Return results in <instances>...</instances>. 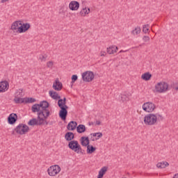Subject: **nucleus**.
Here are the masks:
<instances>
[{
    "label": "nucleus",
    "instance_id": "nucleus-1",
    "mask_svg": "<svg viewBox=\"0 0 178 178\" xmlns=\"http://www.w3.org/2000/svg\"><path fill=\"white\" fill-rule=\"evenodd\" d=\"M49 108V103L44 100L40 102V104H35L32 106L31 110L33 113L37 112L41 116H44L46 114L44 119H48L51 115V112L48 109Z\"/></svg>",
    "mask_w": 178,
    "mask_h": 178
},
{
    "label": "nucleus",
    "instance_id": "nucleus-2",
    "mask_svg": "<svg viewBox=\"0 0 178 178\" xmlns=\"http://www.w3.org/2000/svg\"><path fill=\"white\" fill-rule=\"evenodd\" d=\"M159 120H163V116L161 114L149 113L145 115L143 119L145 126H155Z\"/></svg>",
    "mask_w": 178,
    "mask_h": 178
},
{
    "label": "nucleus",
    "instance_id": "nucleus-3",
    "mask_svg": "<svg viewBox=\"0 0 178 178\" xmlns=\"http://www.w3.org/2000/svg\"><path fill=\"white\" fill-rule=\"evenodd\" d=\"M155 90L159 94L166 92L169 90V85L165 81L159 82L155 85Z\"/></svg>",
    "mask_w": 178,
    "mask_h": 178
},
{
    "label": "nucleus",
    "instance_id": "nucleus-4",
    "mask_svg": "<svg viewBox=\"0 0 178 178\" xmlns=\"http://www.w3.org/2000/svg\"><path fill=\"white\" fill-rule=\"evenodd\" d=\"M142 108L144 112H147V113H152V112L156 109L155 104L150 102L144 103L142 106Z\"/></svg>",
    "mask_w": 178,
    "mask_h": 178
},
{
    "label": "nucleus",
    "instance_id": "nucleus-5",
    "mask_svg": "<svg viewBox=\"0 0 178 178\" xmlns=\"http://www.w3.org/2000/svg\"><path fill=\"white\" fill-rule=\"evenodd\" d=\"M14 130L17 134L23 136L24 134H26V133H29V126L25 124H19Z\"/></svg>",
    "mask_w": 178,
    "mask_h": 178
},
{
    "label": "nucleus",
    "instance_id": "nucleus-6",
    "mask_svg": "<svg viewBox=\"0 0 178 178\" xmlns=\"http://www.w3.org/2000/svg\"><path fill=\"white\" fill-rule=\"evenodd\" d=\"M41 116L42 115L38 113V119L33 118L30 120L28 122L29 126H42L44 124V118H42Z\"/></svg>",
    "mask_w": 178,
    "mask_h": 178
},
{
    "label": "nucleus",
    "instance_id": "nucleus-7",
    "mask_svg": "<svg viewBox=\"0 0 178 178\" xmlns=\"http://www.w3.org/2000/svg\"><path fill=\"white\" fill-rule=\"evenodd\" d=\"M95 75H94V72L91 71H86L82 73V80L83 81H86L90 83V81L94 80Z\"/></svg>",
    "mask_w": 178,
    "mask_h": 178
},
{
    "label": "nucleus",
    "instance_id": "nucleus-8",
    "mask_svg": "<svg viewBox=\"0 0 178 178\" xmlns=\"http://www.w3.org/2000/svg\"><path fill=\"white\" fill-rule=\"evenodd\" d=\"M60 172V166L58 165H51L47 170L48 175L51 177L56 176Z\"/></svg>",
    "mask_w": 178,
    "mask_h": 178
},
{
    "label": "nucleus",
    "instance_id": "nucleus-9",
    "mask_svg": "<svg viewBox=\"0 0 178 178\" xmlns=\"http://www.w3.org/2000/svg\"><path fill=\"white\" fill-rule=\"evenodd\" d=\"M59 108H60L59 111V117L62 120H66V118L67 117V109H69V106H62V104H59Z\"/></svg>",
    "mask_w": 178,
    "mask_h": 178
},
{
    "label": "nucleus",
    "instance_id": "nucleus-10",
    "mask_svg": "<svg viewBox=\"0 0 178 178\" xmlns=\"http://www.w3.org/2000/svg\"><path fill=\"white\" fill-rule=\"evenodd\" d=\"M22 26V21L20 20L15 21L11 24L10 30H11L13 33H20V31H19L20 26Z\"/></svg>",
    "mask_w": 178,
    "mask_h": 178
},
{
    "label": "nucleus",
    "instance_id": "nucleus-11",
    "mask_svg": "<svg viewBox=\"0 0 178 178\" xmlns=\"http://www.w3.org/2000/svg\"><path fill=\"white\" fill-rule=\"evenodd\" d=\"M9 90V82L3 81L0 82V92H6Z\"/></svg>",
    "mask_w": 178,
    "mask_h": 178
},
{
    "label": "nucleus",
    "instance_id": "nucleus-12",
    "mask_svg": "<svg viewBox=\"0 0 178 178\" xmlns=\"http://www.w3.org/2000/svg\"><path fill=\"white\" fill-rule=\"evenodd\" d=\"M69 8L70 10H79V8H80V3L77 1H72L69 4Z\"/></svg>",
    "mask_w": 178,
    "mask_h": 178
},
{
    "label": "nucleus",
    "instance_id": "nucleus-13",
    "mask_svg": "<svg viewBox=\"0 0 178 178\" xmlns=\"http://www.w3.org/2000/svg\"><path fill=\"white\" fill-rule=\"evenodd\" d=\"M30 27H31V25H30L29 23L22 24L19 29V34H22V33H26V31H28L30 29Z\"/></svg>",
    "mask_w": 178,
    "mask_h": 178
},
{
    "label": "nucleus",
    "instance_id": "nucleus-14",
    "mask_svg": "<svg viewBox=\"0 0 178 178\" xmlns=\"http://www.w3.org/2000/svg\"><path fill=\"white\" fill-rule=\"evenodd\" d=\"M53 88L56 91H60V90H62V88H63V86L62 85L60 81H59V79H56L55 80V82H54Z\"/></svg>",
    "mask_w": 178,
    "mask_h": 178
},
{
    "label": "nucleus",
    "instance_id": "nucleus-15",
    "mask_svg": "<svg viewBox=\"0 0 178 178\" xmlns=\"http://www.w3.org/2000/svg\"><path fill=\"white\" fill-rule=\"evenodd\" d=\"M17 121V115L16 113H11L8 118L9 124H15Z\"/></svg>",
    "mask_w": 178,
    "mask_h": 178
},
{
    "label": "nucleus",
    "instance_id": "nucleus-16",
    "mask_svg": "<svg viewBox=\"0 0 178 178\" xmlns=\"http://www.w3.org/2000/svg\"><path fill=\"white\" fill-rule=\"evenodd\" d=\"M78 145H79V141L77 140H71L68 143V147L70 148V149H72V151H74V152H75Z\"/></svg>",
    "mask_w": 178,
    "mask_h": 178
},
{
    "label": "nucleus",
    "instance_id": "nucleus-17",
    "mask_svg": "<svg viewBox=\"0 0 178 178\" xmlns=\"http://www.w3.org/2000/svg\"><path fill=\"white\" fill-rule=\"evenodd\" d=\"M67 129L70 131H73V130H76L77 129V122L76 121H71L67 125Z\"/></svg>",
    "mask_w": 178,
    "mask_h": 178
},
{
    "label": "nucleus",
    "instance_id": "nucleus-18",
    "mask_svg": "<svg viewBox=\"0 0 178 178\" xmlns=\"http://www.w3.org/2000/svg\"><path fill=\"white\" fill-rule=\"evenodd\" d=\"M82 147H86L90 144V139L87 136H82L80 139Z\"/></svg>",
    "mask_w": 178,
    "mask_h": 178
},
{
    "label": "nucleus",
    "instance_id": "nucleus-19",
    "mask_svg": "<svg viewBox=\"0 0 178 178\" xmlns=\"http://www.w3.org/2000/svg\"><path fill=\"white\" fill-rule=\"evenodd\" d=\"M118 47L116 46H111L108 48H107V52L109 54V55H113V54H116L118 52Z\"/></svg>",
    "mask_w": 178,
    "mask_h": 178
},
{
    "label": "nucleus",
    "instance_id": "nucleus-20",
    "mask_svg": "<svg viewBox=\"0 0 178 178\" xmlns=\"http://www.w3.org/2000/svg\"><path fill=\"white\" fill-rule=\"evenodd\" d=\"M66 141H73L74 140V134L73 132H67L65 135Z\"/></svg>",
    "mask_w": 178,
    "mask_h": 178
},
{
    "label": "nucleus",
    "instance_id": "nucleus-21",
    "mask_svg": "<svg viewBox=\"0 0 178 178\" xmlns=\"http://www.w3.org/2000/svg\"><path fill=\"white\" fill-rule=\"evenodd\" d=\"M49 94L53 99H60V96L58 95V92L54 90H49Z\"/></svg>",
    "mask_w": 178,
    "mask_h": 178
},
{
    "label": "nucleus",
    "instance_id": "nucleus-22",
    "mask_svg": "<svg viewBox=\"0 0 178 178\" xmlns=\"http://www.w3.org/2000/svg\"><path fill=\"white\" fill-rule=\"evenodd\" d=\"M106 172H108V167L106 166L102 167L99 171V175L97 176V178L104 177V175H105V173H106Z\"/></svg>",
    "mask_w": 178,
    "mask_h": 178
},
{
    "label": "nucleus",
    "instance_id": "nucleus-23",
    "mask_svg": "<svg viewBox=\"0 0 178 178\" xmlns=\"http://www.w3.org/2000/svg\"><path fill=\"white\" fill-rule=\"evenodd\" d=\"M86 125L84 124H79L76 126V131L79 134H81L82 133H86Z\"/></svg>",
    "mask_w": 178,
    "mask_h": 178
},
{
    "label": "nucleus",
    "instance_id": "nucleus-24",
    "mask_svg": "<svg viewBox=\"0 0 178 178\" xmlns=\"http://www.w3.org/2000/svg\"><path fill=\"white\" fill-rule=\"evenodd\" d=\"M169 166V163L167 161H161L156 164V167L159 169H165V168H168Z\"/></svg>",
    "mask_w": 178,
    "mask_h": 178
},
{
    "label": "nucleus",
    "instance_id": "nucleus-25",
    "mask_svg": "<svg viewBox=\"0 0 178 178\" xmlns=\"http://www.w3.org/2000/svg\"><path fill=\"white\" fill-rule=\"evenodd\" d=\"M151 77H152V74H151V73L149 72H145L141 76L142 80H145V81H148L151 80Z\"/></svg>",
    "mask_w": 178,
    "mask_h": 178
},
{
    "label": "nucleus",
    "instance_id": "nucleus-26",
    "mask_svg": "<svg viewBox=\"0 0 178 178\" xmlns=\"http://www.w3.org/2000/svg\"><path fill=\"white\" fill-rule=\"evenodd\" d=\"M90 12V8H82V10L80 11L79 15H81L83 17L87 16V15H88Z\"/></svg>",
    "mask_w": 178,
    "mask_h": 178
},
{
    "label": "nucleus",
    "instance_id": "nucleus-27",
    "mask_svg": "<svg viewBox=\"0 0 178 178\" xmlns=\"http://www.w3.org/2000/svg\"><path fill=\"white\" fill-rule=\"evenodd\" d=\"M86 147H87V149H86L87 154H93V152H95V150L97 149L96 147H94V146L90 144Z\"/></svg>",
    "mask_w": 178,
    "mask_h": 178
},
{
    "label": "nucleus",
    "instance_id": "nucleus-28",
    "mask_svg": "<svg viewBox=\"0 0 178 178\" xmlns=\"http://www.w3.org/2000/svg\"><path fill=\"white\" fill-rule=\"evenodd\" d=\"M74 152H76V154H81V155H84V154H86V150L81 148L80 144H78V146L76 147Z\"/></svg>",
    "mask_w": 178,
    "mask_h": 178
},
{
    "label": "nucleus",
    "instance_id": "nucleus-29",
    "mask_svg": "<svg viewBox=\"0 0 178 178\" xmlns=\"http://www.w3.org/2000/svg\"><path fill=\"white\" fill-rule=\"evenodd\" d=\"M141 33V28L140 26H137L135 29L131 31V34L133 35H138Z\"/></svg>",
    "mask_w": 178,
    "mask_h": 178
},
{
    "label": "nucleus",
    "instance_id": "nucleus-30",
    "mask_svg": "<svg viewBox=\"0 0 178 178\" xmlns=\"http://www.w3.org/2000/svg\"><path fill=\"white\" fill-rule=\"evenodd\" d=\"M14 101L15 104H23L26 102V98H20V97H15V98L14 99Z\"/></svg>",
    "mask_w": 178,
    "mask_h": 178
},
{
    "label": "nucleus",
    "instance_id": "nucleus-31",
    "mask_svg": "<svg viewBox=\"0 0 178 178\" xmlns=\"http://www.w3.org/2000/svg\"><path fill=\"white\" fill-rule=\"evenodd\" d=\"M59 104L61 105L62 106H67L66 105V97H64L63 99H60L58 101V105L59 106Z\"/></svg>",
    "mask_w": 178,
    "mask_h": 178
},
{
    "label": "nucleus",
    "instance_id": "nucleus-32",
    "mask_svg": "<svg viewBox=\"0 0 178 178\" xmlns=\"http://www.w3.org/2000/svg\"><path fill=\"white\" fill-rule=\"evenodd\" d=\"M33 102H35V99L32 97H25V104H33Z\"/></svg>",
    "mask_w": 178,
    "mask_h": 178
},
{
    "label": "nucleus",
    "instance_id": "nucleus-33",
    "mask_svg": "<svg viewBox=\"0 0 178 178\" xmlns=\"http://www.w3.org/2000/svg\"><path fill=\"white\" fill-rule=\"evenodd\" d=\"M143 33H145V34H147V33H149V24L143 25Z\"/></svg>",
    "mask_w": 178,
    "mask_h": 178
},
{
    "label": "nucleus",
    "instance_id": "nucleus-34",
    "mask_svg": "<svg viewBox=\"0 0 178 178\" xmlns=\"http://www.w3.org/2000/svg\"><path fill=\"white\" fill-rule=\"evenodd\" d=\"M47 58H48V56L47 54H40L39 56V59L40 60H41V62H45L47 60Z\"/></svg>",
    "mask_w": 178,
    "mask_h": 178
},
{
    "label": "nucleus",
    "instance_id": "nucleus-35",
    "mask_svg": "<svg viewBox=\"0 0 178 178\" xmlns=\"http://www.w3.org/2000/svg\"><path fill=\"white\" fill-rule=\"evenodd\" d=\"M121 101L124 102V101H129V97L126 95H121Z\"/></svg>",
    "mask_w": 178,
    "mask_h": 178
},
{
    "label": "nucleus",
    "instance_id": "nucleus-36",
    "mask_svg": "<svg viewBox=\"0 0 178 178\" xmlns=\"http://www.w3.org/2000/svg\"><path fill=\"white\" fill-rule=\"evenodd\" d=\"M47 67H49V69H52V67H54V61H48L47 63Z\"/></svg>",
    "mask_w": 178,
    "mask_h": 178
},
{
    "label": "nucleus",
    "instance_id": "nucleus-37",
    "mask_svg": "<svg viewBox=\"0 0 178 178\" xmlns=\"http://www.w3.org/2000/svg\"><path fill=\"white\" fill-rule=\"evenodd\" d=\"M17 97H23V89H18L17 90Z\"/></svg>",
    "mask_w": 178,
    "mask_h": 178
},
{
    "label": "nucleus",
    "instance_id": "nucleus-38",
    "mask_svg": "<svg viewBox=\"0 0 178 178\" xmlns=\"http://www.w3.org/2000/svg\"><path fill=\"white\" fill-rule=\"evenodd\" d=\"M77 79H79V76H77L76 74H74L72 76V83H74L76 81H77Z\"/></svg>",
    "mask_w": 178,
    "mask_h": 178
},
{
    "label": "nucleus",
    "instance_id": "nucleus-39",
    "mask_svg": "<svg viewBox=\"0 0 178 178\" xmlns=\"http://www.w3.org/2000/svg\"><path fill=\"white\" fill-rule=\"evenodd\" d=\"M45 116H47V114H44V115L41 116V118L43 119V124H48V122H47V120L48 118H45Z\"/></svg>",
    "mask_w": 178,
    "mask_h": 178
},
{
    "label": "nucleus",
    "instance_id": "nucleus-40",
    "mask_svg": "<svg viewBox=\"0 0 178 178\" xmlns=\"http://www.w3.org/2000/svg\"><path fill=\"white\" fill-rule=\"evenodd\" d=\"M143 40L145 42H148V41H149L150 38H149V36L145 35L143 37Z\"/></svg>",
    "mask_w": 178,
    "mask_h": 178
},
{
    "label": "nucleus",
    "instance_id": "nucleus-41",
    "mask_svg": "<svg viewBox=\"0 0 178 178\" xmlns=\"http://www.w3.org/2000/svg\"><path fill=\"white\" fill-rule=\"evenodd\" d=\"M173 88H175V90H176V91H178V83H174Z\"/></svg>",
    "mask_w": 178,
    "mask_h": 178
},
{
    "label": "nucleus",
    "instance_id": "nucleus-42",
    "mask_svg": "<svg viewBox=\"0 0 178 178\" xmlns=\"http://www.w3.org/2000/svg\"><path fill=\"white\" fill-rule=\"evenodd\" d=\"M103 134L101 132H97V138H101L102 137Z\"/></svg>",
    "mask_w": 178,
    "mask_h": 178
},
{
    "label": "nucleus",
    "instance_id": "nucleus-43",
    "mask_svg": "<svg viewBox=\"0 0 178 178\" xmlns=\"http://www.w3.org/2000/svg\"><path fill=\"white\" fill-rule=\"evenodd\" d=\"M106 55V52L105 51H101L100 56H105Z\"/></svg>",
    "mask_w": 178,
    "mask_h": 178
},
{
    "label": "nucleus",
    "instance_id": "nucleus-44",
    "mask_svg": "<svg viewBox=\"0 0 178 178\" xmlns=\"http://www.w3.org/2000/svg\"><path fill=\"white\" fill-rule=\"evenodd\" d=\"M90 136H92V137H97V133H92V134H90Z\"/></svg>",
    "mask_w": 178,
    "mask_h": 178
},
{
    "label": "nucleus",
    "instance_id": "nucleus-45",
    "mask_svg": "<svg viewBox=\"0 0 178 178\" xmlns=\"http://www.w3.org/2000/svg\"><path fill=\"white\" fill-rule=\"evenodd\" d=\"M9 0H1V3H5V2H8Z\"/></svg>",
    "mask_w": 178,
    "mask_h": 178
},
{
    "label": "nucleus",
    "instance_id": "nucleus-46",
    "mask_svg": "<svg viewBox=\"0 0 178 178\" xmlns=\"http://www.w3.org/2000/svg\"><path fill=\"white\" fill-rule=\"evenodd\" d=\"M96 124L97 125V126H99V124H101V121H96Z\"/></svg>",
    "mask_w": 178,
    "mask_h": 178
},
{
    "label": "nucleus",
    "instance_id": "nucleus-47",
    "mask_svg": "<svg viewBox=\"0 0 178 178\" xmlns=\"http://www.w3.org/2000/svg\"><path fill=\"white\" fill-rule=\"evenodd\" d=\"M172 178H178V173L175 174Z\"/></svg>",
    "mask_w": 178,
    "mask_h": 178
},
{
    "label": "nucleus",
    "instance_id": "nucleus-48",
    "mask_svg": "<svg viewBox=\"0 0 178 178\" xmlns=\"http://www.w3.org/2000/svg\"><path fill=\"white\" fill-rule=\"evenodd\" d=\"M121 52H124V51L121 50V51H120V54H121Z\"/></svg>",
    "mask_w": 178,
    "mask_h": 178
}]
</instances>
